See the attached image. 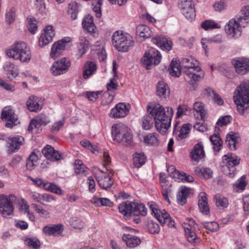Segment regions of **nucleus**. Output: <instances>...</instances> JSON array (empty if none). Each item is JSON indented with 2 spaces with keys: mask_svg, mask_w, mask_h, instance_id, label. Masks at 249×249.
I'll return each instance as SVG.
<instances>
[{
  "mask_svg": "<svg viewBox=\"0 0 249 249\" xmlns=\"http://www.w3.org/2000/svg\"><path fill=\"white\" fill-rule=\"evenodd\" d=\"M147 110L154 118L156 129L164 134L171 126L173 116V109L170 107H164L157 103H149Z\"/></svg>",
  "mask_w": 249,
  "mask_h": 249,
  "instance_id": "nucleus-1",
  "label": "nucleus"
},
{
  "mask_svg": "<svg viewBox=\"0 0 249 249\" xmlns=\"http://www.w3.org/2000/svg\"><path fill=\"white\" fill-rule=\"evenodd\" d=\"M233 100L240 114L249 112V79H244L237 86L233 93Z\"/></svg>",
  "mask_w": 249,
  "mask_h": 249,
  "instance_id": "nucleus-2",
  "label": "nucleus"
},
{
  "mask_svg": "<svg viewBox=\"0 0 249 249\" xmlns=\"http://www.w3.org/2000/svg\"><path fill=\"white\" fill-rule=\"evenodd\" d=\"M184 69V73L192 85L203 79L204 72L199 66V62L194 57L188 56L184 58L181 62Z\"/></svg>",
  "mask_w": 249,
  "mask_h": 249,
  "instance_id": "nucleus-3",
  "label": "nucleus"
},
{
  "mask_svg": "<svg viewBox=\"0 0 249 249\" xmlns=\"http://www.w3.org/2000/svg\"><path fill=\"white\" fill-rule=\"evenodd\" d=\"M6 54L9 57L23 63H29L32 57L29 46L23 41L15 43L6 50Z\"/></svg>",
  "mask_w": 249,
  "mask_h": 249,
  "instance_id": "nucleus-4",
  "label": "nucleus"
},
{
  "mask_svg": "<svg viewBox=\"0 0 249 249\" xmlns=\"http://www.w3.org/2000/svg\"><path fill=\"white\" fill-rule=\"evenodd\" d=\"M112 44L119 52H126L134 45L133 37L122 31H115L112 36Z\"/></svg>",
  "mask_w": 249,
  "mask_h": 249,
  "instance_id": "nucleus-5",
  "label": "nucleus"
},
{
  "mask_svg": "<svg viewBox=\"0 0 249 249\" xmlns=\"http://www.w3.org/2000/svg\"><path fill=\"white\" fill-rule=\"evenodd\" d=\"M112 137L114 141L124 144H129L132 139L130 129L124 124H113L111 129Z\"/></svg>",
  "mask_w": 249,
  "mask_h": 249,
  "instance_id": "nucleus-6",
  "label": "nucleus"
},
{
  "mask_svg": "<svg viewBox=\"0 0 249 249\" xmlns=\"http://www.w3.org/2000/svg\"><path fill=\"white\" fill-rule=\"evenodd\" d=\"M240 159L236 155L228 153L222 157L221 162V170L224 175L233 178L236 173V166L238 165Z\"/></svg>",
  "mask_w": 249,
  "mask_h": 249,
  "instance_id": "nucleus-7",
  "label": "nucleus"
},
{
  "mask_svg": "<svg viewBox=\"0 0 249 249\" xmlns=\"http://www.w3.org/2000/svg\"><path fill=\"white\" fill-rule=\"evenodd\" d=\"M161 58L160 52L155 48L148 47L141 59L142 65L147 70L151 69L153 66L160 63Z\"/></svg>",
  "mask_w": 249,
  "mask_h": 249,
  "instance_id": "nucleus-8",
  "label": "nucleus"
},
{
  "mask_svg": "<svg viewBox=\"0 0 249 249\" xmlns=\"http://www.w3.org/2000/svg\"><path fill=\"white\" fill-rule=\"evenodd\" d=\"M18 201V198L14 195H5L0 194V213L6 217L13 214V205Z\"/></svg>",
  "mask_w": 249,
  "mask_h": 249,
  "instance_id": "nucleus-9",
  "label": "nucleus"
},
{
  "mask_svg": "<svg viewBox=\"0 0 249 249\" xmlns=\"http://www.w3.org/2000/svg\"><path fill=\"white\" fill-rule=\"evenodd\" d=\"M148 205L152 213L161 225L167 224L169 227H175V221L165 210H160L153 202H149Z\"/></svg>",
  "mask_w": 249,
  "mask_h": 249,
  "instance_id": "nucleus-10",
  "label": "nucleus"
},
{
  "mask_svg": "<svg viewBox=\"0 0 249 249\" xmlns=\"http://www.w3.org/2000/svg\"><path fill=\"white\" fill-rule=\"evenodd\" d=\"M71 66V62L69 58L63 57L54 61L51 68V73L54 76H58L66 73Z\"/></svg>",
  "mask_w": 249,
  "mask_h": 249,
  "instance_id": "nucleus-11",
  "label": "nucleus"
},
{
  "mask_svg": "<svg viewBox=\"0 0 249 249\" xmlns=\"http://www.w3.org/2000/svg\"><path fill=\"white\" fill-rule=\"evenodd\" d=\"M71 39L66 36L54 42L51 47L50 56L53 59L58 57L67 48L70 47Z\"/></svg>",
  "mask_w": 249,
  "mask_h": 249,
  "instance_id": "nucleus-12",
  "label": "nucleus"
},
{
  "mask_svg": "<svg viewBox=\"0 0 249 249\" xmlns=\"http://www.w3.org/2000/svg\"><path fill=\"white\" fill-rule=\"evenodd\" d=\"M178 5L182 14L187 19L192 21L195 18L196 11L193 0H178Z\"/></svg>",
  "mask_w": 249,
  "mask_h": 249,
  "instance_id": "nucleus-13",
  "label": "nucleus"
},
{
  "mask_svg": "<svg viewBox=\"0 0 249 249\" xmlns=\"http://www.w3.org/2000/svg\"><path fill=\"white\" fill-rule=\"evenodd\" d=\"M227 36L231 39H237L242 34V29L234 18L231 19L225 26Z\"/></svg>",
  "mask_w": 249,
  "mask_h": 249,
  "instance_id": "nucleus-14",
  "label": "nucleus"
},
{
  "mask_svg": "<svg viewBox=\"0 0 249 249\" xmlns=\"http://www.w3.org/2000/svg\"><path fill=\"white\" fill-rule=\"evenodd\" d=\"M1 119L6 122L5 126L7 128H12L19 124L18 116L10 107H5L1 114Z\"/></svg>",
  "mask_w": 249,
  "mask_h": 249,
  "instance_id": "nucleus-15",
  "label": "nucleus"
},
{
  "mask_svg": "<svg viewBox=\"0 0 249 249\" xmlns=\"http://www.w3.org/2000/svg\"><path fill=\"white\" fill-rule=\"evenodd\" d=\"M130 109L129 104L119 103L111 109L109 116L114 119L124 118L128 114Z\"/></svg>",
  "mask_w": 249,
  "mask_h": 249,
  "instance_id": "nucleus-16",
  "label": "nucleus"
},
{
  "mask_svg": "<svg viewBox=\"0 0 249 249\" xmlns=\"http://www.w3.org/2000/svg\"><path fill=\"white\" fill-rule=\"evenodd\" d=\"M231 63L238 74L243 75L249 72V58L236 57L232 60Z\"/></svg>",
  "mask_w": 249,
  "mask_h": 249,
  "instance_id": "nucleus-17",
  "label": "nucleus"
},
{
  "mask_svg": "<svg viewBox=\"0 0 249 249\" xmlns=\"http://www.w3.org/2000/svg\"><path fill=\"white\" fill-rule=\"evenodd\" d=\"M55 36V32L52 25L46 26L38 39V45L40 47H44L53 41Z\"/></svg>",
  "mask_w": 249,
  "mask_h": 249,
  "instance_id": "nucleus-18",
  "label": "nucleus"
},
{
  "mask_svg": "<svg viewBox=\"0 0 249 249\" xmlns=\"http://www.w3.org/2000/svg\"><path fill=\"white\" fill-rule=\"evenodd\" d=\"M96 179L100 187L105 190H107L111 187L113 181L108 173L98 169L95 173Z\"/></svg>",
  "mask_w": 249,
  "mask_h": 249,
  "instance_id": "nucleus-19",
  "label": "nucleus"
},
{
  "mask_svg": "<svg viewBox=\"0 0 249 249\" xmlns=\"http://www.w3.org/2000/svg\"><path fill=\"white\" fill-rule=\"evenodd\" d=\"M7 151L9 153H14L18 150L24 143V138L20 135L9 137L6 140Z\"/></svg>",
  "mask_w": 249,
  "mask_h": 249,
  "instance_id": "nucleus-20",
  "label": "nucleus"
},
{
  "mask_svg": "<svg viewBox=\"0 0 249 249\" xmlns=\"http://www.w3.org/2000/svg\"><path fill=\"white\" fill-rule=\"evenodd\" d=\"M50 120L44 114H39L36 118L32 119L28 127V131H32L34 128L39 129L42 125H46L50 123Z\"/></svg>",
  "mask_w": 249,
  "mask_h": 249,
  "instance_id": "nucleus-21",
  "label": "nucleus"
},
{
  "mask_svg": "<svg viewBox=\"0 0 249 249\" xmlns=\"http://www.w3.org/2000/svg\"><path fill=\"white\" fill-rule=\"evenodd\" d=\"M152 41L163 50L169 51L172 48L173 43L171 39L162 36H156L153 37Z\"/></svg>",
  "mask_w": 249,
  "mask_h": 249,
  "instance_id": "nucleus-22",
  "label": "nucleus"
},
{
  "mask_svg": "<svg viewBox=\"0 0 249 249\" xmlns=\"http://www.w3.org/2000/svg\"><path fill=\"white\" fill-rule=\"evenodd\" d=\"M26 105L30 111L38 112L42 109L43 103L39 98L35 96H31L27 100Z\"/></svg>",
  "mask_w": 249,
  "mask_h": 249,
  "instance_id": "nucleus-23",
  "label": "nucleus"
},
{
  "mask_svg": "<svg viewBox=\"0 0 249 249\" xmlns=\"http://www.w3.org/2000/svg\"><path fill=\"white\" fill-rule=\"evenodd\" d=\"M166 175L164 173H161L160 174V182L162 188V195L164 199L168 203H170V199L169 196L172 195V191L171 189V185L169 187H166V184L167 180L166 179Z\"/></svg>",
  "mask_w": 249,
  "mask_h": 249,
  "instance_id": "nucleus-24",
  "label": "nucleus"
},
{
  "mask_svg": "<svg viewBox=\"0 0 249 249\" xmlns=\"http://www.w3.org/2000/svg\"><path fill=\"white\" fill-rule=\"evenodd\" d=\"M62 224L47 225L42 229L43 233L46 236H56L62 233L64 230Z\"/></svg>",
  "mask_w": 249,
  "mask_h": 249,
  "instance_id": "nucleus-25",
  "label": "nucleus"
},
{
  "mask_svg": "<svg viewBox=\"0 0 249 249\" xmlns=\"http://www.w3.org/2000/svg\"><path fill=\"white\" fill-rule=\"evenodd\" d=\"M91 49L92 51L96 52L100 61H103L106 59L107 54L104 49V42L103 40L98 41L94 44L91 45Z\"/></svg>",
  "mask_w": 249,
  "mask_h": 249,
  "instance_id": "nucleus-26",
  "label": "nucleus"
},
{
  "mask_svg": "<svg viewBox=\"0 0 249 249\" xmlns=\"http://www.w3.org/2000/svg\"><path fill=\"white\" fill-rule=\"evenodd\" d=\"M42 154L48 160L55 161L62 158L61 155L50 145H47L42 149Z\"/></svg>",
  "mask_w": 249,
  "mask_h": 249,
  "instance_id": "nucleus-27",
  "label": "nucleus"
},
{
  "mask_svg": "<svg viewBox=\"0 0 249 249\" xmlns=\"http://www.w3.org/2000/svg\"><path fill=\"white\" fill-rule=\"evenodd\" d=\"M83 27L89 34L95 35L96 34V28L93 22V17L89 14L85 16L82 22Z\"/></svg>",
  "mask_w": 249,
  "mask_h": 249,
  "instance_id": "nucleus-28",
  "label": "nucleus"
},
{
  "mask_svg": "<svg viewBox=\"0 0 249 249\" xmlns=\"http://www.w3.org/2000/svg\"><path fill=\"white\" fill-rule=\"evenodd\" d=\"M97 70L96 64L90 61H87L84 65L83 76L85 79L90 78L95 74Z\"/></svg>",
  "mask_w": 249,
  "mask_h": 249,
  "instance_id": "nucleus-29",
  "label": "nucleus"
},
{
  "mask_svg": "<svg viewBox=\"0 0 249 249\" xmlns=\"http://www.w3.org/2000/svg\"><path fill=\"white\" fill-rule=\"evenodd\" d=\"M198 207L200 211L204 214L209 213V207L207 202V197L204 192H201L198 196Z\"/></svg>",
  "mask_w": 249,
  "mask_h": 249,
  "instance_id": "nucleus-30",
  "label": "nucleus"
},
{
  "mask_svg": "<svg viewBox=\"0 0 249 249\" xmlns=\"http://www.w3.org/2000/svg\"><path fill=\"white\" fill-rule=\"evenodd\" d=\"M157 95L161 98L166 99L170 96L168 86L163 81H160L157 87Z\"/></svg>",
  "mask_w": 249,
  "mask_h": 249,
  "instance_id": "nucleus-31",
  "label": "nucleus"
},
{
  "mask_svg": "<svg viewBox=\"0 0 249 249\" xmlns=\"http://www.w3.org/2000/svg\"><path fill=\"white\" fill-rule=\"evenodd\" d=\"M191 156L193 160L196 161H198L204 157L205 153L201 142L198 143L194 146Z\"/></svg>",
  "mask_w": 249,
  "mask_h": 249,
  "instance_id": "nucleus-32",
  "label": "nucleus"
},
{
  "mask_svg": "<svg viewBox=\"0 0 249 249\" xmlns=\"http://www.w3.org/2000/svg\"><path fill=\"white\" fill-rule=\"evenodd\" d=\"M122 239L129 248H135L140 245L141 243L139 237L131 234H124Z\"/></svg>",
  "mask_w": 249,
  "mask_h": 249,
  "instance_id": "nucleus-33",
  "label": "nucleus"
},
{
  "mask_svg": "<svg viewBox=\"0 0 249 249\" xmlns=\"http://www.w3.org/2000/svg\"><path fill=\"white\" fill-rule=\"evenodd\" d=\"M195 173L198 177L204 179H209L212 178L213 171L206 167L197 166L194 170Z\"/></svg>",
  "mask_w": 249,
  "mask_h": 249,
  "instance_id": "nucleus-34",
  "label": "nucleus"
},
{
  "mask_svg": "<svg viewBox=\"0 0 249 249\" xmlns=\"http://www.w3.org/2000/svg\"><path fill=\"white\" fill-rule=\"evenodd\" d=\"M133 202H124L119 205V210L120 213L128 218L132 215V207Z\"/></svg>",
  "mask_w": 249,
  "mask_h": 249,
  "instance_id": "nucleus-35",
  "label": "nucleus"
},
{
  "mask_svg": "<svg viewBox=\"0 0 249 249\" xmlns=\"http://www.w3.org/2000/svg\"><path fill=\"white\" fill-rule=\"evenodd\" d=\"M191 192L189 188L185 186H181L177 195V201L181 205H184L186 202L187 198Z\"/></svg>",
  "mask_w": 249,
  "mask_h": 249,
  "instance_id": "nucleus-36",
  "label": "nucleus"
},
{
  "mask_svg": "<svg viewBox=\"0 0 249 249\" xmlns=\"http://www.w3.org/2000/svg\"><path fill=\"white\" fill-rule=\"evenodd\" d=\"M89 46L88 40L84 36H81L77 45L78 53L80 57L87 53L89 49Z\"/></svg>",
  "mask_w": 249,
  "mask_h": 249,
  "instance_id": "nucleus-37",
  "label": "nucleus"
},
{
  "mask_svg": "<svg viewBox=\"0 0 249 249\" xmlns=\"http://www.w3.org/2000/svg\"><path fill=\"white\" fill-rule=\"evenodd\" d=\"M239 140L238 134L231 132L227 136L226 143L231 150H234L236 149V144L238 143Z\"/></svg>",
  "mask_w": 249,
  "mask_h": 249,
  "instance_id": "nucleus-38",
  "label": "nucleus"
},
{
  "mask_svg": "<svg viewBox=\"0 0 249 249\" xmlns=\"http://www.w3.org/2000/svg\"><path fill=\"white\" fill-rule=\"evenodd\" d=\"M222 42V37L221 35H216L210 38H203L201 39V44L205 50V53H208V47L206 44L212 43H220Z\"/></svg>",
  "mask_w": 249,
  "mask_h": 249,
  "instance_id": "nucleus-39",
  "label": "nucleus"
},
{
  "mask_svg": "<svg viewBox=\"0 0 249 249\" xmlns=\"http://www.w3.org/2000/svg\"><path fill=\"white\" fill-rule=\"evenodd\" d=\"M132 215L136 216H145L147 214V209L145 206L140 203L133 202Z\"/></svg>",
  "mask_w": 249,
  "mask_h": 249,
  "instance_id": "nucleus-40",
  "label": "nucleus"
},
{
  "mask_svg": "<svg viewBox=\"0 0 249 249\" xmlns=\"http://www.w3.org/2000/svg\"><path fill=\"white\" fill-rule=\"evenodd\" d=\"M170 74L172 76L178 77L181 75V68L179 63L177 60H173L168 69Z\"/></svg>",
  "mask_w": 249,
  "mask_h": 249,
  "instance_id": "nucleus-41",
  "label": "nucleus"
},
{
  "mask_svg": "<svg viewBox=\"0 0 249 249\" xmlns=\"http://www.w3.org/2000/svg\"><path fill=\"white\" fill-rule=\"evenodd\" d=\"M158 137L159 135L157 133H149L144 137L143 141L148 145L157 146L160 142Z\"/></svg>",
  "mask_w": 249,
  "mask_h": 249,
  "instance_id": "nucleus-42",
  "label": "nucleus"
},
{
  "mask_svg": "<svg viewBox=\"0 0 249 249\" xmlns=\"http://www.w3.org/2000/svg\"><path fill=\"white\" fill-rule=\"evenodd\" d=\"M137 34L142 38H148L151 36L152 31L150 28L144 24H140L137 28Z\"/></svg>",
  "mask_w": 249,
  "mask_h": 249,
  "instance_id": "nucleus-43",
  "label": "nucleus"
},
{
  "mask_svg": "<svg viewBox=\"0 0 249 249\" xmlns=\"http://www.w3.org/2000/svg\"><path fill=\"white\" fill-rule=\"evenodd\" d=\"M210 140L213 145V149L218 152L221 148L223 142L218 134H214L210 137Z\"/></svg>",
  "mask_w": 249,
  "mask_h": 249,
  "instance_id": "nucleus-44",
  "label": "nucleus"
},
{
  "mask_svg": "<svg viewBox=\"0 0 249 249\" xmlns=\"http://www.w3.org/2000/svg\"><path fill=\"white\" fill-rule=\"evenodd\" d=\"M146 161V157L143 153L136 152L133 155V162L135 167L139 168L143 165Z\"/></svg>",
  "mask_w": 249,
  "mask_h": 249,
  "instance_id": "nucleus-45",
  "label": "nucleus"
},
{
  "mask_svg": "<svg viewBox=\"0 0 249 249\" xmlns=\"http://www.w3.org/2000/svg\"><path fill=\"white\" fill-rule=\"evenodd\" d=\"M247 185V182L246 180V176H242L238 179L233 185V188L234 191L240 192L243 191Z\"/></svg>",
  "mask_w": 249,
  "mask_h": 249,
  "instance_id": "nucleus-46",
  "label": "nucleus"
},
{
  "mask_svg": "<svg viewBox=\"0 0 249 249\" xmlns=\"http://www.w3.org/2000/svg\"><path fill=\"white\" fill-rule=\"evenodd\" d=\"M3 68L7 73L10 74L13 77L15 78L18 75L19 71L18 68L10 62H6Z\"/></svg>",
  "mask_w": 249,
  "mask_h": 249,
  "instance_id": "nucleus-47",
  "label": "nucleus"
},
{
  "mask_svg": "<svg viewBox=\"0 0 249 249\" xmlns=\"http://www.w3.org/2000/svg\"><path fill=\"white\" fill-rule=\"evenodd\" d=\"M215 200L216 205L219 209L227 208L229 205L228 199L220 194H217L214 196Z\"/></svg>",
  "mask_w": 249,
  "mask_h": 249,
  "instance_id": "nucleus-48",
  "label": "nucleus"
},
{
  "mask_svg": "<svg viewBox=\"0 0 249 249\" xmlns=\"http://www.w3.org/2000/svg\"><path fill=\"white\" fill-rule=\"evenodd\" d=\"M193 110L194 112L197 113L198 117L201 119H204L206 116V112L204 108V105L200 102H196L194 103L193 106Z\"/></svg>",
  "mask_w": 249,
  "mask_h": 249,
  "instance_id": "nucleus-49",
  "label": "nucleus"
},
{
  "mask_svg": "<svg viewBox=\"0 0 249 249\" xmlns=\"http://www.w3.org/2000/svg\"><path fill=\"white\" fill-rule=\"evenodd\" d=\"M68 13L71 15L72 20L75 19L78 13V3L75 1L70 2L68 5Z\"/></svg>",
  "mask_w": 249,
  "mask_h": 249,
  "instance_id": "nucleus-50",
  "label": "nucleus"
},
{
  "mask_svg": "<svg viewBox=\"0 0 249 249\" xmlns=\"http://www.w3.org/2000/svg\"><path fill=\"white\" fill-rule=\"evenodd\" d=\"M34 2L37 14L41 16L46 15V9L44 0H34Z\"/></svg>",
  "mask_w": 249,
  "mask_h": 249,
  "instance_id": "nucleus-51",
  "label": "nucleus"
},
{
  "mask_svg": "<svg viewBox=\"0 0 249 249\" xmlns=\"http://www.w3.org/2000/svg\"><path fill=\"white\" fill-rule=\"evenodd\" d=\"M202 28L206 31L220 28V25L214 20H206L201 24Z\"/></svg>",
  "mask_w": 249,
  "mask_h": 249,
  "instance_id": "nucleus-52",
  "label": "nucleus"
},
{
  "mask_svg": "<svg viewBox=\"0 0 249 249\" xmlns=\"http://www.w3.org/2000/svg\"><path fill=\"white\" fill-rule=\"evenodd\" d=\"M32 206L35 209L36 213H37L40 217L45 219H48L50 217V213L44 209L41 206L36 204H33Z\"/></svg>",
  "mask_w": 249,
  "mask_h": 249,
  "instance_id": "nucleus-53",
  "label": "nucleus"
},
{
  "mask_svg": "<svg viewBox=\"0 0 249 249\" xmlns=\"http://www.w3.org/2000/svg\"><path fill=\"white\" fill-rule=\"evenodd\" d=\"M38 160V157L37 154L35 152H32L27 160V168L29 170H32L36 166Z\"/></svg>",
  "mask_w": 249,
  "mask_h": 249,
  "instance_id": "nucleus-54",
  "label": "nucleus"
},
{
  "mask_svg": "<svg viewBox=\"0 0 249 249\" xmlns=\"http://www.w3.org/2000/svg\"><path fill=\"white\" fill-rule=\"evenodd\" d=\"M43 188L48 191L53 192L58 195H62V191L55 184L50 182H45Z\"/></svg>",
  "mask_w": 249,
  "mask_h": 249,
  "instance_id": "nucleus-55",
  "label": "nucleus"
},
{
  "mask_svg": "<svg viewBox=\"0 0 249 249\" xmlns=\"http://www.w3.org/2000/svg\"><path fill=\"white\" fill-rule=\"evenodd\" d=\"M175 176H177L178 178V181H184L188 182H192L194 180V178L188 174H187L184 172H176L175 173L174 177L176 178Z\"/></svg>",
  "mask_w": 249,
  "mask_h": 249,
  "instance_id": "nucleus-56",
  "label": "nucleus"
},
{
  "mask_svg": "<svg viewBox=\"0 0 249 249\" xmlns=\"http://www.w3.org/2000/svg\"><path fill=\"white\" fill-rule=\"evenodd\" d=\"M153 117L149 115L143 116L141 120L142 127L145 130H149L153 125Z\"/></svg>",
  "mask_w": 249,
  "mask_h": 249,
  "instance_id": "nucleus-57",
  "label": "nucleus"
},
{
  "mask_svg": "<svg viewBox=\"0 0 249 249\" xmlns=\"http://www.w3.org/2000/svg\"><path fill=\"white\" fill-rule=\"evenodd\" d=\"M188 227V225H186L184 229L186 237L189 242L195 243L197 239L196 233L194 231V230L189 229Z\"/></svg>",
  "mask_w": 249,
  "mask_h": 249,
  "instance_id": "nucleus-58",
  "label": "nucleus"
},
{
  "mask_svg": "<svg viewBox=\"0 0 249 249\" xmlns=\"http://www.w3.org/2000/svg\"><path fill=\"white\" fill-rule=\"evenodd\" d=\"M191 125L189 124H184L180 128L178 138L180 139L185 138L187 137Z\"/></svg>",
  "mask_w": 249,
  "mask_h": 249,
  "instance_id": "nucleus-59",
  "label": "nucleus"
},
{
  "mask_svg": "<svg viewBox=\"0 0 249 249\" xmlns=\"http://www.w3.org/2000/svg\"><path fill=\"white\" fill-rule=\"evenodd\" d=\"M75 171L77 174H86L88 171V169L79 160L75 161Z\"/></svg>",
  "mask_w": 249,
  "mask_h": 249,
  "instance_id": "nucleus-60",
  "label": "nucleus"
},
{
  "mask_svg": "<svg viewBox=\"0 0 249 249\" xmlns=\"http://www.w3.org/2000/svg\"><path fill=\"white\" fill-rule=\"evenodd\" d=\"M102 4V0H94L92 3V9L95 13L96 16L100 18L101 16V5Z\"/></svg>",
  "mask_w": 249,
  "mask_h": 249,
  "instance_id": "nucleus-61",
  "label": "nucleus"
},
{
  "mask_svg": "<svg viewBox=\"0 0 249 249\" xmlns=\"http://www.w3.org/2000/svg\"><path fill=\"white\" fill-rule=\"evenodd\" d=\"M203 225L207 230L212 232L216 231L219 229V225L214 221L205 222L203 223Z\"/></svg>",
  "mask_w": 249,
  "mask_h": 249,
  "instance_id": "nucleus-62",
  "label": "nucleus"
},
{
  "mask_svg": "<svg viewBox=\"0 0 249 249\" xmlns=\"http://www.w3.org/2000/svg\"><path fill=\"white\" fill-rule=\"evenodd\" d=\"M118 83L115 77L110 78L107 84V91L111 92L116 91L118 89Z\"/></svg>",
  "mask_w": 249,
  "mask_h": 249,
  "instance_id": "nucleus-63",
  "label": "nucleus"
},
{
  "mask_svg": "<svg viewBox=\"0 0 249 249\" xmlns=\"http://www.w3.org/2000/svg\"><path fill=\"white\" fill-rule=\"evenodd\" d=\"M25 243L29 246L35 249H38L40 247L39 240L36 238H28L25 240Z\"/></svg>",
  "mask_w": 249,
  "mask_h": 249,
  "instance_id": "nucleus-64",
  "label": "nucleus"
}]
</instances>
